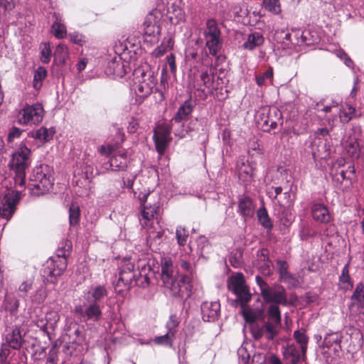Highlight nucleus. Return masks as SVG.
<instances>
[{
	"label": "nucleus",
	"mask_w": 364,
	"mask_h": 364,
	"mask_svg": "<svg viewBox=\"0 0 364 364\" xmlns=\"http://www.w3.org/2000/svg\"><path fill=\"white\" fill-rule=\"evenodd\" d=\"M262 296L265 303L271 304L267 310V321L261 328H252L255 339L265 336L272 340L279 333L282 316L279 305L287 306L288 299L285 289L282 286L269 287L262 291Z\"/></svg>",
	"instance_id": "f257e3e1"
},
{
	"label": "nucleus",
	"mask_w": 364,
	"mask_h": 364,
	"mask_svg": "<svg viewBox=\"0 0 364 364\" xmlns=\"http://www.w3.org/2000/svg\"><path fill=\"white\" fill-rule=\"evenodd\" d=\"M53 185V170L50 166L41 164L33 169L28 184L32 195L45 194L52 188Z\"/></svg>",
	"instance_id": "f03ea898"
},
{
	"label": "nucleus",
	"mask_w": 364,
	"mask_h": 364,
	"mask_svg": "<svg viewBox=\"0 0 364 364\" xmlns=\"http://www.w3.org/2000/svg\"><path fill=\"white\" fill-rule=\"evenodd\" d=\"M30 154L31 150L25 145H21L12 154L9 166L14 173L16 186L25 187L26 170L31 164Z\"/></svg>",
	"instance_id": "7ed1b4c3"
},
{
	"label": "nucleus",
	"mask_w": 364,
	"mask_h": 364,
	"mask_svg": "<svg viewBox=\"0 0 364 364\" xmlns=\"http://www.w3.org/2000/svg\"><path fill=\"white\" fill-rule=\"evenodd\" d=\"M156 82V78L151 71L145 72L141 69L135 71L133 90L136 102L141 103L152 92Z\"/></svg>",
	"instance_id": "20e7f679"
},
{
	"label": "nucleus",
	"mask_w": 364,
	"mask_h": 364,
	"mask_svg": "<svg viewBox=\"0 0 364 364\" xmlns=\"http://www.w3.org/2000/svg\"><path fill=\"white\" fill-rule=\"evenodd\" d=\"M203 36L210 54L216 55L222 48L223 39L221 31L214 19H208L206 21Z\"/></svg>",
	"instance_id": "39448f33"
},
{
	"label": "nucleus",
	"mask_w": 364,
	"mask_h": 364,
	"mask_svg": "<svg viewBox=\"0 0 364 364\" xmlns=\"http://www.w3.org/2000/svg\"><path fill=\"white\" fill-rule=\"evenodd\" d=\"M21 197L19 191H9L0 200V217L7 221L11 219L14 213L16 205Z\"/></svg>",
	"instance_id": "423d86ee"
},
{
	"label": "nucleus",
	"mask_w": 364,
	"mask_h": 364,
	"mask_svg": "<svg viewBox=\"0 0 364 364\" xmlns=\"http://www.w3.org/2000/svg\"><path fill=\"white\" fill-rule=\"evenodd\" d=\"M165 288L170 291L174 296H189L191 294V284L189 278L183 274H178L164 284Z\"/></svg>",
	"instance_id": "0eeeda50"
},
{
	"label": "nucleus",
	"mask_w": 364,
	"mask_h": 364,
	"mask_svg": "<svg viewBox=\"0 0 364 364\" xmlns=\"http://www.w3.org/2000/svg\"><path fill=\"white\" fill-rule=\"evenodd\" d=\"M228 287L237 296L242 302L247 303L251 299V294L245 284L242 273H237L230 277L228 280Z\"/></svg>",
	"instance_id": "6e6552de"
},
{
	"label": "nucleus",
	"mask_w": 364,
	"mask_h": 364,
	"mask_svg": "<svg viewBox=\"0 0 364 364\" xmlns=\"http://www.w3.org/2000/svg\"><path fill=\"white\" fill-rule=\"evenodd\" d=\"M43 109L37 103L26 106L19 113L18 123L21 124H36L43 119Z\"/></svg>",
	"instance_id": "1a4fd4ad"
},
{
	"label": "nucleus",
	"mask_w": 364,
	"mask_h": 364,
	"mask_svg": "<svg viewBox=\"0 0 364 364\" xmlns=\"http://www.w3.org/2000/svg\"><path fill=\"white\" fill-rule=\"evenodd\" d=\"M67 267V259L65 257L59 255L50 258L46 264L43 270L45 276L50 277L53 282L58 277L60 276Z\"/></svg>",
	"instance_id": "9d476101"
},
{
	"label": "nucleus",
	"mask_w": 364,
	"mask_h": 364,
	"mask_svg": "<svg viewBox=\"0 0 364 364\" xmlns=\"http://www.w3.org/2000/svg\"><path fill=\"white\" fill-rule=\"evenodd\" d=\"M136 277V271L134 270V264L129 259L124 258L119 267V279L117 285L120 286L121 284L124 287H129L132 282Z\"/></svg>",
	"instance_id": "9b49d317"
},
{
	"label": "nucleus",
	"mask_w": 364,
	"mask_h": 364,
	"mask_svg": "<svg viewBox=\"0 0 364 364\" xmlns=\"http://www.w3.org/2000/svg\"><path fill=\"white\" fill-rule=\"evenodd\" d=\"M60 319L58 313L55 311H49L44 316L38 317L33 320L35 324L43 331L50 333L54 331Z\"/></svg>",
	"instance_id": "f8f14e48"
},
{
	"label": "nucleus",
	"mask_w": 364,
	"mask_h": 364,
	"mask_svg": "<svg viewBox=\"0 0 364 364\" xmlns=\"http://www.w3.org/2000/svg\"><path fill=\"white\" fill-rule=\"evenodd\" d=\"M272 114L277 116L276 109L271 110L268 108H262L258 112L257 122L264 132H270L277 127V122L272 118Z\"/></svg>",
	"instance_id": "ddd939ff"
},
{
	"label": "nucleus",
	"mask_w": 364,
	"mask_h": 364,
	"mask_svg": "<svg viewBox=\"0 0 364 364\" xmlns=\"http://www.w3.org/2000/svg\"><path fill=\"white\" fill-rule=\"evenodd\" d=\"M161 14L158 11H151L144 22V33L149 37L156 38L160 33L159 21Z\"/></svg>",
	"instance_id": "4468645a"
},
{
	"label": "nucleus",
	"mask_w": 364,
	"mask_h": 364,
	"mask_svg": "<svg viewBox=\"0 0 364 364\" xmlns=\"http://www.w3.org/2000/svg\"><path fill=\"white\" fill-rule=\"evenodd\" d=\"M128 165L127 154L126 151H119L114 153L109 161L105 163L102 167L106 171H124Z\"/></svg>",
	"instance_id": "2eb2a0df"
},
{
	"label": "nucleus",
	"mask_w": 364,
	"mask_h": 364,
	"mask_svg": "<svg viewBox=\"0 0 364 364\" xmlns=\"http://www.w3.org/2000/svg\"><path fill=\"white\" fill-rule=\"evenodd\" d=\"M170 133L169 128L165 126H159L155 129L154 139L156 150L159 154H162L165 151L169 141Z\"/></svg>",
	"instance_id": "dca6fc26"
},
{
	"label": "nucleus",
	"mask_w": 364,
	"mask_h": 364,
	"mask_svg": "<svg viewBox=\"0 0 364 364\" xmlns=\"http://www.w3.org/2000/svg\"><path fill=\"white\" fill-rule=\"evenodd\" d=\"M220 312L219 301H204L201 305V313L203 321H214L218 318Z\"/></svg>",
	"instance_id": "f3484780"
},
{
	"label": "nucleus",
	"mask_w": 364,
	"mask_h": 364,
	"mask_svg": "<svg viewBox=\"0 0 364 364\" xmlns=\"http://www.w3.org/2000/svg\"><path fill=\"white\" fill-rule=\"evenodd\" d=\"M311 153L314 159H326L330 155V146L326 139L317 137L311 142Z\"/></svg>",
	"instance_id": "a211bd4d"
},
{
	"label": "nucleus",
	"mask_w": 364,
	"mask_h": 364,
	"mask_svg": "<svg viewBox=\"0 0 364 364\" xmlns=\"http://www.w3.org/2000/svg\"><path fill=\"white\" fill-rule=\"evenodd\" d=\"M108 294V291L104 285L92 286L84 292V298L87 302L100 304Z\"/></svg>",
	"instance_id": "6ab92c4d"
},
{
	"label": "nucleus",
	"mask_w": 364,
	"mask_h": 364,
	"mask_svg": "<svg viewBox=\"0 0 364 364\" xmlns=\"http://www.w3.org/2000/svg\"><path fill=\"white\" fill-rule=\"evenodd\" d=\"M158 210L159 206L156 204L141 207V218L139 220L144 228H150L152 227L154 216Z\"/></svg>",
	"instance_id": "aec40b11"
},
{
	"label": "nucleus",
	"mask_w": 364,
	"mask_h": 364,
	"mask_svg": "<svg viewBox=\"0 0 364 364\" xmlns=\"http://www.w3.org/2000/svg\"><path fill=\"white\" fill-rule=\"evenodd\" d=\"M311 213L314 220L320 223H327L331 217L328 208L321 203H315L311 206Z\"/></svg>",
	"instance_id": "412c9836"
},
{
	"label": "nucleus",
	"mask_w": 364,
	"mask_h": 364,
	"mask_svg": "<svg viewBox=\"0 0 364 364\" xmlns=\"http://www.w3.org/2000/svg\"><path fill=\"white\" fill-rule=\"evenodd\" d=\"M284 358L287 364H297L305 356H303L301 348H298L295 345L287 346L283 352Z\"/></svg>",
	"instance_id": "4be33fe9"
},
{
	"label": "nucleus",
	"mask_w": 364,
	"mask_h": 364,
	"mask_svg": "<svg viewBox=\"0 0 364 364\" xmlns=\"http://www.w3.org/2000/svg\"><path fill=\"white\" fill-rule=\"evenodd\" d=\"M85 306V320L98 321L102 316V306L100 304L87 302Z\"/></svg>",
	"instance_id": "5701e85b"
},
{
	"label": "nucleus",
	"mask_w": 364,
	"mask_h": 364,
	"mask_svg": "<svg viewBox=\"0 0 364 364\" xmlns=\"http://www.w3.org/2000/svg\"><path fill=\"white\" fill-rule=\"evenodd\" d=\"M340 122L343 124L348 123L353 118L358 117L360 116L357 114V111L350 104H346L345 106H342L338 112Z\"/></svg>",
	"instance_id": "b1692460"
},
{
	"label": "nucleus",
	"mask_w": 364,
	"mask_h": 364,
	"mask_svg": "<svg viewBox=\"0 0 364 364\" xmlns=\"http://www.w3.org/2000/svg\"><path fill=\"white\" fill-rule=\"evenodd\" d=\"M173 262L170 258H164L161 262V279L163 284L168 282L175 276Z\"/></svg>",
	"instance_id": "393cba45"
},
{
	"label": "nucleus",
	"mask_w": 364,
	"mask_h": 364,
	"mask_svg": "<svg viewBox=\"0 0 364 364\" xmlns=\"http://www.w3.org/2000/svg\"><path fill=\"white\" fill-rule=\"evenodd\" d=\"M238 208L240 213L246 218L253 216L255 213V206L252 200L248 197L241 198L239 200Z\"/></svg>",
	"instance_id": "a878e982"
},
{
	"label": "nucleus",
	"mask_w": 364,
	"mask_h": 364,
	"mask_svg": "<svg viewBox=\"0 0 364 364\" xmlns=\"http://www.w3.org/2000/svg\"><path fill=\"white\" fill-rule=\"evenodd\" d=\"M6 343L5 344H7L9 348L19 349L22 344V338L20 330L18 328H15L8 333L6 336Z\"/></svg>",
	"instance_id": "bb28decb"
},
{
	"label": "nucleus",
	"mask_w": 364,
	"mask_h": 364,
	"mask_svg": "<svg viewBox=\"0 0 364 364\" xmlns=\"http://www.w3.org/2000/svg\"><path fill=\"white\" fill-rule=\"evenodd\" d=\"M263 43V36L259 32H254L248 36L247 41L243 44V48L251 50Z\"/></svg>",
	"instance_id": "cd10ccee"
},
{
	"label": "nucleus",
	"mask_w": 364,
	"mask_h": 364,
	"mask_svg": "<svg viewBox=\"0 0 364 364\" xmlns=\"http://www.w3.org/2000/svg\"><path fill=\"white\" fill-rule=\"evenodd\" d=\"M293 336L296 343L300 346L303 356H306L309 343V337L306 333V331L303 328L298 329L294 332Z\"/></svg>",
	"instance_id": "c85d7f7f"
},
{
	"label": "nucleus",
	"mask_w": 364,
	"mask_h": 364,
	"mask_svg": "<svg viewBox=\"0 0 364 364\" xmlns=\"http://www.w3.org/2000/svg\"><path fill=\"white\" fill-rule=\"evenodd\" d=\"M169 19L173 24H178L185 20V12L178 5L173 4L168 11Z\"/></svg>",
	"instance_id": "c756f323"
},
{
	"label": "nucleus",
	"mask_w": 364,
	"mask_h": 364,
	"mask_svg": "<svg viewBox=\"0 0 364 364\" xmlns=\"http://www.w3.org/2000/svg\"><path fill=\"white\" fill-rule=\"evenodd\" d=\"M345 150L347 154L352 159H358L360 155V148L358 142L355 139H349L345 143Z\"/></svg>",
	"instance_id": "7c9ffc66"
},
{
	"label": "nucleus",
	"mask_w": 364,
	"mask_h": 364,
	"mask_svg": "<svg viewBox=\"0 0 364 364\" xmlns=\"http://www.w3.org/2000/svg\"><path fill=\"white\" fill-rule=\"evenodd\" d=\"M173 44L174 41L171 38H164L161 45L153 50L152 55L155 58L162 56L165 53L173 47Z\"/></svg>",
	"instance_id": "2f4dec72"
},
{
	"label": "nucleus",
	"mask_w": 364,
	"mask_h": 364,
	"mask_svg": "<svg viewBox=\"0 0 364 364\" xmlns=\"http://www.w3.org/2000/svg\"><path fill=\"white\" fill-rule=\"evenodd\" d=\"M193 111V106L188 101H186L178 109L173 120L176 122H181L185 119Z\"/></svg>",
	"instance_id": "473e14b6"
},
{
	"label": "nucleus",
	"mask_w": 364,
	"mask_h": 364,
	"mask_svg": "<svg viewBox=\"0 0 364 364\" xmlns=\"http://www.w3.org/2000/svg\"><path fill=\"white\" fill-rule=\"evenodd\" d=\"M339 286L344 290H349L353 287V282L349 275L348 264H346L342 269L339 277Z\"/></svg>",
	"instance_id": "72a5a7b5"
},
{
	"label": "nucleus",
	"mask_w": 364,
	"mask_h": 364,
	"mask_svg": "<svg viewBox=\"0 0 364 364\" xmlns=\"http://www.w3.org/2000/svg\"><path fill=\"white\" fill-rule=\"evenodd\" d=\"M54 133L55 131L53 128L47 129L43 127L36 132H33L31 135L33 137L40 141H48L53 138Z\"/></svg>",
	"instance_id": "f704fd0d"
},
{
	"label": "nucleus",
	"mask_w": 364,
	"mask_h": 364,
	"mask_svg": "<svg viewBox=\"0 0 364 364\" xmlns=\"http://www.w3.org/2000/svg\"><path fill=\"white\" fill-rule=\"evenodd\" d=\"M277 267L279 274V279L284 282H289L292 279V276L288 272V264L286 261L278 260L277 262Z\"/></svg>",
	"instance_id": "c9c22d12"
},
{
	"label": "nucleus",
	"mask_w": 364,
	"mask_h": 364,
	"mask_svg": "<svg viewBox=\"0 0 364 364\" xmlns=\"http://www.w3.org/2000/svg\"><path fill=\"white\" fill-rule=\"evenodd\" d=\"M4 305L6 311L14 313L18 308L19 301L14 295L6 294Z\"/></svg>",
	"instance_id": "e433bc0d"
},
{
	"label": "nucleus",
	"mask_w": 364,
	"mask_h": 364,
	"mask_svg": "<svg viewBox=\"0 0 364 364\" xmlns=\"http://www.w3.org/2000/svg\"><path fill=\"white\" fill-rule=\"evenodd\" d=\"M69 52L68 47L63 43H60L54 53V58L60 63H65V60L68 58Z\"/></svg>",
	"instance_id": "4c0bfd02"
},
{
	"label": "nucleus",
	"mask_w": 364,
	"mask_h": 364,
	"mask_svg": "<svg viewBox=\"0 0 364 364\" xmlns=\"http://www.w3.org/2000/svg\"><path fill=\"white\" fill-rule=\"evenodd\" d=\"M257 216L259 223L263 227L268 229L272 227V223L268 215L267 211L264 207L258 209L257 212Z\"/></svg>",
	"instance_id": "58836bf2"
},
{
	"label": "nucleus",
	"mask_w": 364,
	"mask_h": 364,
	"mask_svg": "<svg viewBox=\"0 0 364 364\" xmlns=\"http://www.w3.org/2000/svg\"><path fill=\"white\" fill-rule=\"evenodd\" d=\"M295 196L290 191L284 192L282 196L279 197L277 203L283 208L290 207L294 200Z\"/></svg>",
	"instance_id": "ea45409f"
},
{
	"label": "nucleus",
	"mask_w": 364,
	"mask_h": 364,
	"mask_svg": "<svg viewBox=\"0 0 364 364\" xmlns=\"http://www.w3.org/2000/svg\"><path fill=\"white\" fill-rule=\"evenodd\" d=\"M52 30L54 36L58 38H63L66 36V27L58 18L53 23Z\"/></svg>",
	"instance_id": "a19ab883"
},
{
	"label": "nucleus",
	"mask_w": 364,
	"mask_h": 364,
	"mask_svg": "<svg viewBox=\"0 0 364 364\" xmlns=\"http://www.w3.org/2000/svg\"><path fill=\"white\" fill-rule=\"evenodd\" d=\"M47 75L46 70L43 67H38L35 71L33 76V87L36 89L41 88L42 81L45 79Z\"/></svg>",
	"instance_id": "79ce46f5"
},
{
	"label": "nucleus",
	"mask_w": 364,
	"mask_h": 364,
	"mask_svg": "<svg viewBox=\"0 0 364 364\" xmlns=\"http://www.w3.org/2000/svg\"><path fill=\"white\" fill-rule=\"evenodd\" d=\"M263 6L266 10L274 14H278L281 12L279 0H264Z\"/></svg>",
	"instance_id": "37998d69"
},
{
	"label": "nucleus",
	"mask_w": 364,
	"mask_h": 364,
	"mask_svg": "<svg viewBox=\"0 0 364 364\" xmlns=\"http://www.w3.org/2000/svg\"><path fill=\"white\" fill-rule=\"evenodd\" d=\"M341 336L338 333H331L327 334L323 340V345L329 348L333 344H339L341 341Z\"/></svg>",
	"instance_id": "c03bdc74"
},
{
	"label": "nucleus",
	"mask_w": 364,
	"mask_h": 364,
	"mask_svg": "<svg viewBox=\"0 0 364 364\" xmlns=\"http://www.w3.org/2000/svg\"><path fill=\"white\" fill-rule=\"evenodd\" d=\"M80 208L77 205L72 204L69 209V221L70 225H75L80 219Z\"/></svg>",
	"instance_id": "a18cd8bd"
},
{
	"label": "nucleus",
	"mask_w": 364,
	"mask_h": 364,
	"mask_svg": "<svg viewBox=\"0 0 364 364\" xmlns=\"http://www.w3.org/2000/svg\"><path fill=\"white\" fill-rule=\"evenodd\" d=\"M200 80L205 87L207 89V91L208 92H212L215 89V87L213 82V77L208 74L207 70L201 73Z\"/></svg>",
	"instance_id": "49530a36"
},
{
	"label": "nucleus",
	"mask_w": 364,
	"mask_h": 364,
	"mask_svg": "<svg viewBox=\"0 0 364 364\" xmlns=\"http://www.w3.org/2000/svg\"><path fill=\"white\" fill-rule=\"evenodd\" d=\"M175 336H172L169 333L160 336H157L154 338V343L157 345L169 346H171Z\"/></svg>",
	"instance_id": "de8ad7c7"
},
{
	"label": "nucleus",
	"mask_w": 364,
	"mask_h": 364,
	"mask_svg": "<svg viewBox=\"0 0 364 364\" xmlns=\"http://www.w3.org/2000/svg\"><path fill=\"white\" fill-rule=\"evenodd\" d=\"M41 60L43 63H48L50 60L51 50L49 43H44L41 46Z\"/></svg>",
	"instance_id": "09e8293b"
},
{
	"label": "nucleus",
	"mask_w": 364,
	"mask_h": 364,
	"mask_svg": "<svg viewBox=\"0 0 364 364\" xmlns=\"http://www.w3.org/2000/svg\"><path fill=\"white\" fill-rule=\"evenodd\" d=\"M351 299L358 302L364 301V284L363 283H358L356 285L354 292L351 296Z\"/></svg>",
	"instance_id": "8fccbe9b"
},
{
	"label": "nucleus",
	"mask_w": 364,
	"mask_h": 364,
	"mask_svg": "<svg viewBox=\"0 0 364 364\" xmlns=\"http://www.w3.org/2000/svg\"><path fill=\"white\" fill-rule=\"evenodd\" d=\"M273 77V70L269 68L262 75L256 77V83L258 86L264 85L267 80H271Z\"/></svg>",
	"instance_id": "3c124183"
},
{
	"label": "nucleus",
	"mask_w": 364,
	"mask_h": 364,
	"mask_svg": "<svg viewBox=\"0 0 364 364\" xmlns=\"http://www.w3.org/2000/svg\"><path fill=\"white\" fill-rule=\"evenodd\" d=\"M177 242L179 245L183 246L185 245L187 238L188 237V233L185 229V228L178 227L176 229V232Z\"/></svg>",
	"instance_id": "603ef678"
},
{
	"label": "nucleus",
	"mask_w": 364,
	"mask_h": 364,
	"mask_svg": "<svg viewBox=\"0 0 364 364\" xmlns=\"http://www.w3.org/2000/svg\"><path fill=\"white\" fill-rule=\"evenodd\" d=\"M97 151L101 155L109 157L113 155L114 147L112 144L107 143L100 146L97 148Z\"/></svg>",
	"instance_id": "864d4df0"
},
{
	"label": "nucleus",
	"mask_w": 364,
	"mask_h": 364,
	"mask_svg": "<svg viewBox=\"0 0 364 364\" xmlns=\"http://www.w3.org/2000/svg\"><path fill=\"white\" fill-rule=\"evenodd\" d=\"M178 325V321L176 316L171 315L169 317L168 321L166 323V328L168 329V333L175 336V333L176 332V328Z\"/></svg>",
	"instance_id": "5fc2aeb1"
},
{
	"label": "nucleus",
	"mask_w": 364,
	"mask_h": 364,
	"mask_svg": "<svg viewBox=\"0 0 364 364\" xmlns=\"http://www.w3.org/2000/svg\"><path fill=\"white\" fill-rule=\"evenodd\" d=\"M10 349L7 344H2L0 347V364H9L7 360Z\"/></svg>",
	"instance_id": "6e6d98bb"
},
{
	"label": "nucleus",
	"mask_w": 364,
	"mask_h": 364,
	"mask_svg": "<svg viewBox=\"0 0 364 364\" xmlns=\"http://www.w3.org/2000/svg\"><path fill=\"white\" fill-rule=\"evenodd\" d=\"M22 134V130L19 128L13 127L9 132L7 140L9 142L14 141L16 139L20 138Z\"/></svg>",
	"instance_id": "4d7b16f0"
},
{
	"label": "nucleus",
	"mask_w": 364,
	"mask_h": 364,
	"mask_svg": "<svg viewBox=\"0 0 364 364\" xmlns=\"http://www.w3.org/2000/svg\"><path fill=\"white\" fill-rule=\"evenodd\" d=\"M355 168H354V166H349L348 167V169L346 170V171H343L342 170L341 172H340V176L341 178V180L342 181H344L346 179H349V180H351V176H354L355 175Z\"/></svg>",
	"instance_id": "13d9d810"
},
{
	"label": "nucleus",
	"mask_w": 364,
	"mask_h": 364,
	"mask_svg": "<svg viewBox=\"0 0 364 364\" xmlns=\"http://www.w3.org/2000/svg\"><path fill=\"white\" fill-rule=\"evenodd\" d=\"M112 65L114 66V74L117 76H122L124 74L127 73V70H125L124 63L122 62H114L112 63Z\"/></svg>",
	"instance_id": "bf43d9fd"
},
{
	"label": "nucleus",
	"mask_w": 364,
	"mask_h": 364,
	"mask_svg": "<svg viewBox=\"0 0 364 364\" xmlns=\"http://www.w3.org/2000/svg\"><path fill=\"white\" fill-rule=\"evenodd\" d=\"M245 168L244 170H240L239 172V176L240 178L244 177L245 181H250L252 178V168L249 166L244 165Z\"/></svg>",
	"instance_id": "052dcab7"
},
{
	"label": "nucleus",
	"mask_w": 364,
	"mask_h": 364,
	"mask_svg": "<svg viewBox=\"0 0 364 364\" xmlns=\"http://www.w3.org/2000/svg\"><path fill=\"white\" fill-rule=\"evenodd\" d=\"M336 55L341 60H343L345 63V64L348 67H352L353 65V63L352 60L350 58V57L343 50H338L336 53Z\"/></svg>",
	"instance_id": "680f3d73"
},
{
	"label": "nucleus",
	"mask_w": 364,
	"mask_h": 364,
	"mask_svg": "<svg viewBox=\"0 0 364 364\" xmlns=\"http://www.w3.org/2000/svg\"><path fill=\"white\" fill-rule=\"evenodd\" d=\"M70 41L77 45L82 46L85 42L84 37L77 33H73L70 34Z\"/></svg>",
	"instance_id": "e2e57ef3"
},
{
	"label": "nucleus",
	"mask_w": 364,
	"mask_h": 364,
	"mask_svg": "<svg viewBox=\"0 0 364 364\" xmlns=\"http://www.w3.org/2000/svg\"><path fill=\"white\" fill-rule=\"evenodd\" d=\"M167 62L170 67V70L172 73H175L176 70V60L175 56L173 54H170L167 57Z\"/></svg>",
	"instance_id": "0e129e2a"
},
{
	"label": "nucleus",
	"mask_w": 364,
	"mask_h": 364,
	"mask_svg": "<svg viewBox=\"0 0 364 364\" xmlns=\"http://www.w3.org/2000/svg\"><path fill=\"white\" fill-rule=\"evenodd\" d=\"M284 33H285V28L277 29L275 31L274 38L278 43H284Z\"/></svg>",
	"instance_id": "69168bd1"
},
{
	"label": "nucleus",
	"mask_w": 364,
	"mask_h": 364,
	"mask_svg": "<svg viewBox=\"0 0 364 364\" xmlns=\"http://www.w3.org/2000/svg\"><path fill=\"white\" fill-rule=\"evenodd\" d=\"M256 282L257 285L259 287L261 295L262 294V291H264V289H268L269 286L267 284V283L259 276H257L256 278Z\"/></svg>",
	"instance_id": "338daca9"
},
{
	"label": "nucleus",
	"mask_w": 364,
	"mask_h": 364,
	"mask_svg": "<svg viewBox=\"0 0 364 364\" xmlns=\"http://www.w3.org/2000/svg\"><path fill=\"white\" fill-rule=\"evenodd\" d=\"M243 316L247 322H254L257 318L256 314L252 311H244Z\"/></svg>",
	"instance_id": "774afa93"
}]
</instances>
